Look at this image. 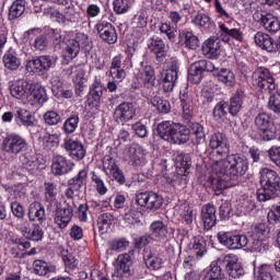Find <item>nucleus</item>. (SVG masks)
<instances>
[{
    "label": "nucleus",
    "mask_w": 280,
    "mask_h": 280,
    "mask_svg": "<svg viewBox=\"0 0 280 280\" xmlns=\"http://www.w3.org/2000/svg\"><path fill=\"white\" fill-rule=\"evenodd\" d=\"M73 162L63 155L55 154L51 159V172L55 176H65L73 170Z\"/></svg>",
    "instance_id": "2eb2a0df"
},
{
    "label": "nucleus",
    "mask_w": 280,
    "mask_h": 280,
    "mask_svg": "<svg viewBox=\"0 0 280 280\" xmlns=\"http://www.w3.org/2000/svg\"><path fill=\"white\" fill-rule=\"evenodd\" d=\"M258 132L262 141H273V139H277V129H275V125L265 127L264 129H260Z\"/></svg>",
    "instance_id": "e2e57ef3"
},
{
    "label": "nucleus",
    "mask_w": 280,
    "mask_h": 280,
    "mask_svg": "<svg viewBox=\"0 0 280 280\" xmlns=\"http://www.w3.org/2000/svg\"><path fill=\"white\" fill-rule=\"evenodd\" d=\"M86 82L88 80L82 73H79L74 78L75 95H78V97L84 96V91H86Z\"/></svg>",
    "instance_id": "bf43d9fd"
},
{
    "label": "nucleus",
    "mask_w": 280,
    "mask_h": 280,
    "mask_svg": "<svg viewBox=\"0 0 280 280\" xmlns=\"http://www.w3.org/2000/svg\"><path fill=\"white\" fill-rule=\"evenodd\" d=\"M66 207L62 208V203L55 205L54 222L58 229H67L71 220H73V207L65 202Z\"/></svg>",
    "instance_id": "9b49d317"
},
{
    "label": "nucleus",
    "mask_w": 280,
    "mask_h": 280,
    "mask_svg": "<svg viewBox=\"0 0 280 280\" xmlns=\"http://www.w3.org/2000/svg\"><path fill=\"white\" fill-rule=\"evenodd\" d=\"M253 85L259 89L261 93H275L277 84H275V77L270 73L268 68L259 67L252 74Z\"/></svg>",
    "instance_id": "20e7f679"
},
{
    "label": "nucleus",
    "mask_w": 280,
    "mask_h": 280,
    "mask_svg": "<svg viewBox=\"0 0 280 280\" xmlns=\"http://www.w3.org/2000/svg\"><path fill=\"white\" fill-rule=\"evenodd\" d=\"M219 28L222 32L224 43H231V38H234V40H238V43H242L243 36H242V33L240 32V30L229 28L224 24H220Z\"/></svg>",
    "instance_id": "a19ab883"
},
{
    "label": "nucleus",
    "mask_w": 280,
    "mask_h": 280,
    "mask_svg": "<svg viewBox=\"0 0 280 280\" xmlns=\"http://www.w3.org/2000/svg\"><path fill=\"white\" fill-rule=\"evenodd\" d=\"M78 54H80V42L78 39H70L61 52L62 63L69 65L71 60L78 58Z\"/></svg>",
    "instance_id": "c85d7f7f"
},
{
    "label": "nucleus",
    "mask_w": 280,
    "mask_h": 280,
    "mask_svg": "<svg viewBox=\"0 0 280 280\" xmlns=\"http://www.w3.org/2000/svg\"><path fill=\"white\" fill-rule=\"evenodd\" d=\"M44 121L47 126H58L62 124V117L56 110H47L44 114Z\"/></svg>",
    "instance_id": "6e6d98bb"
},
{
    "label": "nucleus",
    "mask_w": 280,
    "mask_h": 280,
    "mask_svg": "<svg viewBox=\"0 0 280 280\" xmlns=\"http://www.w3.org/2000/svg\"><path fill=\"white\" fill-rule=\"evenodd\" d=\"M161 245L145 247L143 249V259L147 268L150 270H161L163 268V258H161Z\"/></svg>",
    "instance_id": "f8f14e48"
},
{
    "label": "nucleus",
    "mask_w": 280,
    "mask_h": 280,
    "mask_svg": "<svg viewBox=\"0 0 280 280\" xmlns=\"http://www.w3.org/2000/svg\"><path fill=\"white\" fill-rule=\"evenodd\" d=\"M254 40L258 47L269 52H275V39L266 33L258 32L254 36Z\"/></svg>",
    "instance_id": "2f4dec72"
},
{
    "label": "nucleus",
    "mask_w": 280,
    "mask_h": 280,
    "mask_svg": "<svg viewBox=\"0 0 280 280\" xmlns=\"http://www.w3.org/2000/svg\"><path fill=\"white\" fill-rule=\"evenodd\" d=\"M63 148L66 152H69V155L72 159H77V161H82V159L86 156V150L84 149V144H82V142L78 140L66 139Z\"/></svg>",
    "instance_id": "aec40b11"
},
{
    "label": "nucleus",
    "mask_w": 280,
    "mask_h": 280,
    "mask_svg": "<svg viewBox=\"0 0 280 280\" xmlns=\"http://www.w3.org/2000/svg\"><path fill=\"white\" fill-rule=\"evenodd\" d=\"M136 202L149 211H159L163 207L164 199L154 191H144L136 196Z\"/></svg>",
    "instance_id": "6e6552de"
},
{
    "label": "nucleus",
    "mask_w": 280,
    "mask_h": 280,
    "mask_svg": "<svg viewBox=\"0 0 280 280\" xmlns=\"http://www.w3.org/2000/svg\"><path fill=\"white\" fill-rule=\"evenodd\" d=\"M130 266H132V256H130V254H121L118 256L116 270H120L125 272V275H132Z\"/></svg>",
    "instance_id": "a18cd8bd"
},
{
    "label": "nucleus",
    "mask_w": 280,
    "mask_h": 280,
    "mask_svg": "<svg viewBox=\"0 0 280 280\" xmlns=\"http://www.w3.org/2000/svg\"><path fill=\"white\" fill-rule=\"evenodd\" d=\"M92 183L95 184L96 191L100 194V196H105L106 191H108V188H106V184H104V179H102V176H100L97 173L92 172Z\"/></svg>",
    "instance_id": "0e129e2a"
},
{
    "label": "nucleus",
    "mask_w": 280,
    "mask_h": 280,
    "mask_svg": "<svg viewBox=\"0 0 280 280\" xmlns=\"http://www.w3.org/2000/svg\"><path fill=\"white\" fill-rule=\"evenodd\" d=\"M150 231L153 237L158 240V242L167 240V235L170 233L167 231V225L163 223V221H153L150 225Z\"/></svg>",
    "instance_id": "c9c22d12"
},
{
    "label": "nucleus",
    "mask_w": 280,
    "mask_h": 280,
    "mask_svg": "<svg viewBox=\"0 0 280 280\" xmlns=\"http://www.w3.org/2000/svg\"><path fill=\"white\" fill-rule=\"evenodd\" d=\"M215 206L208 203L201 209V220L203 222V226L207 231L213 229L215 223L218 222V217L215 215Z\"/></svg>",
    "instance_id": "cd10ccee"
},
{
    "label": "nucleus",
    "mask_w": 280,
    "mask_h": 280,
    "mask_svg": "<svg viewBox=\"0 0 280 280\" xmlns=\"http://www.w3.org/2000/svg\"><path fill=\"white\" fill-rule=\"evenodd\" d=\"M190 135H195L197 145H207V133L200 122H189Z\"/></svg>",
    "instance_id": "f704fd0d"
},
{
    "label": "nucleus",
    "mask_w": 280,
    "mask_h": 280,
    "mask_svg": "<svg viewBox=\"0 0 280 280\" xmlns=\"http://www.w3.org/2000/svg\"><path fill=\"white\" fill-rule=\"evenodd\" d=\"M56 196H58V188L56 187V184L51 182H45L44 183V200L47 202V211H54V207L58 203V199H56Z\"/></svg>",
    "instance_id": "b1692460"
},
{
    "label": "nucleus",
    "mask_w": 280,
    "mask_h": 280,
    "mask_svg": "<svg viewBox=\"0 0 280 280\" xmlns=\"http://www.w3.org/2000/svg\"><path fill=\"white\" fill-rule=\"evenodd\" d=\"M272 266L261 265L255 272L257 280H272Z\"/></svg>",
    "instance_id": "13d9d810"
},
{
    "label": "nucleus",
    "mask_w": 280,
    "mask_h": 280,
    "mask_svg": "<svg viewBox=\"0 0 280 280\" xmlns=\"http://www.w3.org/2000/svg\"><path fill=\"white\" fill-rule=\"evenodd\" d=\"M156 135L163 141L177 145H184L191 137L189 128L183 124H176L172 120H164L156 126Z\"/></svg>",
    "instance_id": "f03ea898"
},
{
    "label": "nucleus",
    "mask_w": 280,
    "mask_h": 280,
    "mask_svg": "<svg viewBox=\"0 0 280 280\" xmlns=\"http://www.w3.org/2000/svg\"><path fill=\"white\" fill-rule=\"evenodd\" d=\"M260 186L257 191V198L259 202H266L267 200H273L280 196V176L272 168H261L260 172Z\"/></svg>",
    "instance_id": "7ed1b4c3"
},
{
    "label": "nucleus",
    "mask_w": 280,
    "mask_h": 280,
    "mask_svg": "<svg viewBox=\"0 0 280 280\" xmlns=\"http://www.w3.org/2000/svg\"><path fill=\"white\" fill-rule=\"evenodd\" d=\"M151 104L162 115H167V113H170L172 110V105H170V101H167L161 96H153L151 98Z\"/></svg>",
    "instance_id": "09e8293b"
},
{
    "label": "nucleus",
    "mask_w": 280,
    "mask_h": 280,
    "mask_svg": "<svg viewBox=\"0 0 280 280\" xmlns=\"http://www.w3.org/2000/svg\"><path fill=\"white\" fill-rule=\"evenodd\" d=\"M141 218V212H139L137 209L135 208H129L125 215H124V221L127 223V224H137Z\"/></svg>",
    "instance_id": "69168bd1"
},
{
    "label": "nucleus",
    "mask_w": 280,
    "mask_h": 280,
    "mask_svg": "<svg viewBox=\"0 0 280 280\" xmlns=\"http://www.w3.org/2000/svg\"><path fill=\"white\" fill-rule=\"evenodd\" d=\"M222 262L225 266L229 277H232V279L244 277V267H242V264L237 262V255L228 254L223 257Z\"/></svg>",
    "instance_id": "4468645a"
},
{
    "label": "nucleus",
    "mask_w": 280,
    "mask_h": 280,
    "mask_svg": "<svg viewBox=\"0 0 280 280\" xmlns=\"http://www.w3.org/2000/svg\"><path fill=\"white\" fill-rule=\"evenodd\" d=\"M28 220H31V222H45V220H47L45 206L40 202H32L28 208Z\"/></svg>",
    "instance_id": "7c9ffc66"
},
{
    "label": "nucleus",
    "mask_w": 280,
    "mask_h": 280,
    "mask_svg": "<svg viewBox=\"0 0 280 280\" xmlns=\"http://www.w3.org/2000/svg\"><path fill=\"white\" fill-rule=\"evenodd\" d=\"M176 80H178V72L174 70H166L163 78V89L165 93H172L174 86H176Z\"/></svg>",
    "instance_id": "37998d69"
},
{
    "label": "nucleus",
    "mask_w": 280,
    "mask_h": 280,
    "mask_svg": "<svg viewBox=\"0 0 280 280\" xmlns=\"http://www.w3.org/2000/svg\"><path fill=\"white\" fill-rule=\"evenodd\" d=\"M255 209V202L248 199H244L236 205V215H248L249 213H253Z\"/></svg>",
    "instance_id": "3c124183"
},
{
    "label": "nucleus",
    "mask_w": 280,
    "mask_h": 280,
    "mask_svg": "<svg viewBox=\"0 0 280 280\" xmlns=\"http://www.w3.org/2000/svg\"><path fill=\"white\" fill-rule=\"evenodd\" d=\"M1 150L5 154L18 156L27 150V140L18 133H10L2 140Z\"/></svg>",
    "instance_id": "423d86ee"
},
{
    "label": "nucleus",
    "mask_w": 280,
    "mask_h": 280,
    "mask_svg": "<svg viewBox=\"0 0 280 280\" xmlns=\"http://www.w3.org/2000/svg\"><path fill=\"white\" fill-rule=\"evenodd\" d=\"M226 108L229 109V103L226 101H220L217 103L212 110L213 118L217 121L219 119H224V117H226Z\"/></svg>",
    "instance_id": "5fc2aeb1"
},
{
    "label": "nucleus",
    "mask_w": 280,
    "mask_h": 280,
    "mask_svg": "<svg viewBox=\"0 0 280 280\" xmlns=\"http://www.w3.org/2000/svg\"><path fill=\"white\" fill-rule=\"evenodd\" d=\"M138 82H141V88L147 89V95H152V89H154L156 75L154 68L148 63L141 62V68L137 74Z\"/></svg>",
    "instance_id": "9d476101"
},
{
    "label": "nucleus",
    "mask_w": 280,
    "mask_h": 280,
    "mask_svg": "<svg viewBox=\"0 0 280 280\" xmlns=\"http://www.w3.org/2000/svg\"><path fill=\"white\" fill-rule=\"evenodd\" d=\"M253 19L256 23H260V25L271 34H277L280 30L279 18L275 16L272 13L259 10L254 13Z\"/></svg>",
    "instance_id": "1a4fd4ad"
},
{
    "label": "nucleus",
    "mask_w": 280,
    "mask_h": 280,
    "mask_svg": "<svg viewBox=\"0 0 280 280\" xmlns=\"http://www.w3.org/2000/svg\"><path fill=\"white\" fill-rule=\"evenodd\" d=\"M61 257L68 270H75V268H78V259H75V256L69 253V250H63Z\"/></svg>",
    "instance_id": "680f3d73"
},
{
    "label": "nucleus",
    "mask_w": 280,
    "mask_h": 280,
    "mask_svg": "<svg viewBox=\"0 0 280 280\" xmlns=\"http://www.w3.org/2000/svg\"><path fill=\"white\" fill-rule=\"evenodd\" d=\"M25 5H27L25 0L13 1L9 9V21H16V19H21V16L25 14Z\"/></svg>",
    "instance_id": "58836bf2"
},
{
    "label": "nucleus",
    "mask_w": 280,
    "mask_h": 280,
    "mask_svg": "<svg viewBox=\"0 0 280 280\" xmlns=\"http://www.w3.org/2000/svg\"><path fill=\"white\" fill-rule=\"evenodd\" d=\"M188 248L191 250L192 255H196L197 259H201V257H205L208 253L207 240H205L202 235H197L191 238Z\"/></svg>",
    "instance_id": "bb28decb"
},
{
    "label": "nucleus",
    "mask_w": 280,
    "mask_h": 280,
    "mask_svg": "<svg viewBox=\"0 0 280 280\" xmlns=\"http://www.w3.org/2000/svg\"><path fill=\"white\" fill-rule=\"evenodd\" d=\"M121 60H124V56L117 55L112 59L110 67H109V75L116 82H124L126 80V70L121 65Z\"/></svg>",
    "instance_id": "4be33fe9"
},
{
    "label": "nucleus",
    "mask_w": 280,
    "mask_h": 280,
    "mask_svg": "<svg viewBox=\"0 0 280 280\" xmlns=\"http://www.w3.org/2000/svg\"><path fill=\"white\" fill-rule=\"evenodd\" d=\"M202 52L206 58H210L211 60H217L220 58V54H222V42L218 37H210L208 40L203 43Z\"/></svg>",
    "instance_id": "6ab92c4d"
},
{
    "label": "nucleus",
    "mask_w": 280,
    "mask_h": 280,
    "mask_svg": "<svg viewBox=\"0 0 280 280\" xmlns=\"http://www.w3.org/2000/svg\"><path fill=\"white\" fill-rule=\"evenodd\" d=\"M58 65V56L42 55L26 62V71L28 73H47L50 69H56Z\"/></svg>",
    "instance_id": "39448f33"
},
{
    "label": "nucleus",
    "mask_w": 280,
    "mask_h": 280,
    "mask_svg": "<svg viewBox=\"0 0 280 280\" xmlns=\"http://www.w3.org/2000/svg\"><path fill=\"white\" fill-rule=\"evenodd\" d=\"M44 235L45 232H43V228H40L38 224H33L32 229L28 228L27 233L24 234V237H26V240H31L32 242H40Z\"/></svg>",
    "instance_id": "864d4df0"
},
{
    "label": "nucleus",
    "mask_w": 280,
    "mask_h": 280,
    "mask_svg": "<svg viewBox=\"0 0 280 280\" xmlns=\"http://www.w3.org/2000/svg\"><path fill=\"white\" fill-rule=\"evenodd\" d=\"M15 122L24 128H34V116L30 110L20 108L15 112Z\"/></svg>",
    "instance_id": "473e14b6"
},
{
    "label": "nucleus",
    "mask_w": 280,
    "mask_h": 280,
    "mask_svg": "<svg viewBox=\"0 0 280 280\" xmlns=\"http://www.w3.org/2000/svg\"><path fill=\"white\" fill-rule=\"evenodd\" d=\"M95 30L97 31L100 38L108 45H115V43H117V31L113 24L102 21L95 25Z\"/></svg>",
    "instance_id": "f3484780"
},
{
    "label": "nucleus",
    "mask_w": 280,
    "mask_h": 280,
    "mask_svg": "<svg viewBox=\"0 0 280 280\" xmlns=\"http://www.w3.org/2000/svg\"><path fill=\"white\" fill-rule=\"evenodd\" d=\"M137 114V109L135 105L130 102L120 103L114 110L115 120L120 124H126V121H130Z\"/></svg>",
    "instance_id": "dca6fc26"
},
{
    "label": "nucleus",
    "mask_w": 280,
    "mask_h": 280,
    "mask_svg": "<svg viewBox=\"0 0 280 280\" xmlns=\"http://www.w3.org/2000/svg\"><path fill=\"white\" fill-rule=\"evenodd\" d=\"M254 122L258 130H264V128H270V126H273L270 116H268L266 113L258 114L255 117Z\"/></svg>",
    "instance_id": "4d7b16f0"
},
{
    "label": "nucleus",
    "mask_w": 280,
    "mask_h": 280,
    "mask_svg": "<svg viewBox=\"0 0 280 280\" xmlns=\"http://www.w3.org/2000/svg\"><path fill=\"white\" fill-rule=\"evenodd\" d=\"M192 23L194 25H197V27H202L203 30H213V27H215V22H213L206 13H197L192 18Z\"/></svg>",
    "instance_id": "79ce46f5"
},
{
    "label": "nucleus",
    "mask_w": 280,
    "mask_h": 280,
    "mask_svg": "<svg viewBox=\"0 0 280 280\" xmlns=\"http://www.w3.org/2000/svg\"><path fill=\"white\" fill-rule=\"evenodd\" d=\"M210 148L217 150L218 156L224 158L231 152V145L229 144V138L226 135L217 132L210 138Z\"/></svg>",
    "instance_id": "ddd939ff"
},
{
    "label": "nucleus",
    "mask_w": 280,
    "mask_h": 280,
    "mask_svg": "<svg viewBox=\"0 0 280 280\" xmlns=\"http://www.w3.org/2000/svg\"><path fill=\"white\" fill-rule=\"evenodd\" d=\"M179 40L187 49H198L200 47V39L189 31H182L179 33Z\"/></svg>",
    "instance_id": "72a5a7b5"
},
{
    "label": "nucleus",
    "mask_w": 280,
    "mask_h": 280,
    "mask_svg": "<svg viewBox=\"0 0 280 280\" xmlns=\"http://www.w3.org/2000/svg\"><path fill=\"white\" fill-rule=\"evenodd\" d=\"M60 145V136L58 133H45L43 137V148L46 152H56Z\"/></svg>",
    "instance_id": "ea45409f"
},
{
    "label": "nucleus",
    "mask_w": 280,
    "mask_h": 280,
    "mask_svg": "<svg viewBox=\"0 0 280 280\" xmlns=\"http://www.w3.org/2000/svg\"><path fill=\"white\" fill-rule=\"evenodd\" d=\"M5 69L16 71L21 67V59L16 57V52H7L2 58Z\"/></svg>",
    "instance_id": "49530a36"
},
{
    "label": "nucleus",
    "mask_w": 280,
    "mask_h": 280,
    "mask_svg": "<svg viewBox=\"0 0 280 280\" xmlns=\"http://www.w3.org/2000/svg\"><path fill=\"white\" fill-rule=\"evenodd\" d=\"M248 172V160L242 154H230L225 159L217 161L212 166V187L214 189H226L235 187L240 183V177Z\"/></svg>",
    "instance_id": "f257e3e1"
},
{
    "label": "nucleus",
    "mask_w": 280,
    "mask_h": 280,
    "mask_svg": "<svg viewBox=\"0 0 280 280\" xmlns=\"http://www.w3.org/2000/svg\"><path fill=\"white\" fill-rule=\"evenodd\" d=\"M32 82L27 80H19L10 88L12 97L15 100H27L30 91H32Z\"/></svg>",
    "instance_id": "412c9836"
},
{
    "label": "nucleus",
    "mask_w": 280,
    "mask_h": 280,
    "mask_svg": "<svg viewBox=\"0 0 280 280\" xmlns=\"http://www.w3.org/2000/svg\"><path fill=\"white\" fill-rule=\"evenodd\" d=\"M104 93H106L104 85H102L100 82H94L88 94L89 106H100V104H102V97H104Z\"/></svg>",
    "instance_id": "a878e982"
},
{
    "label": "nucleus",
    "mask_w": 280,
    "mask_h": 280,
    "mask_svg": "<svg viewBox=\"0 0 280 280\" xmlns=\"http://www.w3.org/2000/svg\"><path fill=\"white\" fill-rule=\"evenodd\" d=\"M203 73L205 70L202 68V63L199 60L190 66L188 80L192 82V84H200V82H202V78H205Z\"/></svg>",
    "instance_id": "4c0bfd02"
},
{
    "label": "nucleus",
    "mask_w": 280,
    "mask_h": 280,
    "mask_svg": "<svg viewBox=\"0 0 280 280\" xmlns=\"http://www.w3.org/2000/svg\"><path fill=\"white\" fill-rule=\"evenodd\" d=\"M218 241L230 250H238L248 246L250 242L244 234H233L231 232L220 231L217 234Z\"/></svg>",
    "instance_id": "0eeeda50"
},
{
    "label": "nucleus",
    "mask_w": 280,
    "mask_h": 280,
    "mask_svg": "<svg viewBox=\"0 0 280 280\" xmlns=\"http://www.w3.org/2000/svg\"><path fill=\"white\" fill-rule=\"evenodd\" d=\"M149 49L154 54L155 60L159 63L165 62L167 58V50H165V42L161 38L150 39Z\"/></svg>",
    "instance_id": "393cba45"
},
{
    "label": "nucleus",
    "mask_w": 280,
    "mask_h": 280,
    "mask_svg": "<svg viewBox=\"0 0 280 280\" xmlns=\"http://www.w3.org/2000/svg\"><path fill=\"white\" fill-rule=\"evenodd\" d=\"M86 176H89V172L86 170H81L77 176L68 180V186L72 187L75 191H80L82 185H84V180H86Z\"/></svg>",
    "instance_id": "8fccbe9b"
},
{
    "label": "nucleus",
    "mask_w": 280,
    "mask_h": 280,
    "mask_svg": "<svg viewBox=\"0 0 280 280\" xmlns=\"http://www.w3.org/2000/svg\"><path fill=\"white\" fill-rule=\"evenodd\" d=\"M244 97H246V94L242 89H237L231 96L230 104H228V110L232 117H237V115H240V110H242V106L244 105Z\"/></svg>",
    "instance_id": "5701e85b"
},
{
    "label": "nucleus",
    "mask_w": 280,
    "mask_h": 280,
    "mask_svg": "<svg viewBox=\"0 0 280 280\" xmlns=\"http://www.w3.org/2000/svg\"><path fill=\"white\" fill-rule=\"evenodd\" d=\"M214 78L228 89L235 86V73L231 69L221 68L219 71H214Z\"/></svg>",
    "instance_id": "c756f323"
},
{
    "label": "nucleus",
    "mask_w": 280,
    "mask_h": 280,
    "mask_svg": "<svg viewBox=\"0 0 280 280\" xmlns=\"http://www.w3.org/2000/svg\"><path fill=\"white\" fill-rule=\"evenodd\" d=\"M26 100L31 106L38 108L49 98L47 97V90L45 88L32 83V90L27 94Z\"/></svg>",
    "instance_id": "a211bd4d"
},
{
    "label": "nucleus",
    "mask_w": 280,
    "mask_h": 280,
    "mask_svg": "<svg viewBox=\"0 0 280 280\" xmlns=\"http://www.w3.org/2000/svg\"><path fill=\"white\" fill-rule=\"evenodd\" d=\"M33 268H34L35 275H38L39 277H47L56 272V266L45 260H35L33 262Z\"/></svg>",
    "instance_id": "e433bc0d"
},
{
    "label": "nucleus",
    "mask_w": 280,
    "mask_h": 280,
    "mask_svg": "<svg viewBox=\"0 0 280 280\" xmlns=\"http://www.w3.org/2000/svg\"><path fill=\"white\" fill-rule=\"evenodd\" d=\"M183 109V120L185 124H191V118L194 117V112L191 110V104L189 103V96L186 94H180L179 96Z\"/></svg>",
    "instance_id": "c03bdc74"
},
{
    "label": "nucleus",
    "mask_w": 280,
    "mask_h": 280,
    "mask_svg": "<svg viewBox=\"0 0 280 280\" xmlns=\"http://www.w3.org/2000/svg\"><path fill=\"white\" fill-rule=\"evenodd\" d=\"M100 231H107L110 229V224H113V214L103 213L98 217L97 220Z\"/></svg>",
    "instance_id": "338daca9"
},
{
    "label": "nucleus",
    "mask_w": 280,
    "mask_h": 280,
    "mask_svg": "<svg viewBox=\"0 0 280 280\" xmlns=\"http://www.w3.org/2000/svg\"><path fill=\"white\" fill-rule=\"evenodd\" d=\"M80 124V116L78 114H73L66 119L63 122V132L66 135H73L75 130H78V125Z\"/></svg>",
    "instance_id": "603ef678"
},
{
    "label": "nucleus",
    "mask_w": 280,
    "mask_h": 280,
    "mask_svg": "<svg viewBox=\"0 0 280 280\" xmlns=\"http://www.w3.org/2000/svg\"><path fill=\"white\" fill-rule=\"evenodd\" d=\"M268 235H270V229L266 223H258L254 226L253 237H258L260 240H267Z\"/></svg>",
    "instance_id": "052dcab7"
},
{
    "label": "nucleus",
    "mask_w": 280,
    "mask_h": 280,
    "mask_svg": "<svg viewBox=\"0 0 280 280\" xmlns=\"http://www.w3.org/2000/svg\"><path fill=\"white\" fill-rule=\"evenodd\" d=\"M46 36L48 38V43L52 42V47H54L55 51L62 49V43H65V38H62L60 31L49 28L46 32Z\"/></svg>",
    "instance_id": "de8ad7c7"
},
{
    "label": "nucleus",
    "mask_w": 280,
    "mask_h": 280,
    "mask_svg": "<svg viewBox=\"0 0 280 280\" xmlns=\"http://www.w3.org/2000/svg\"><path fill=\"white\" fill-rule=\"evenodd\" d=\"M268 106L270 110L277 115H280V93L276 92L269 97Z\"/></svg>",
    "instance_id": "774afa93"
}]
</instances>
